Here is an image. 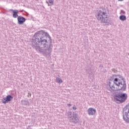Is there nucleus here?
Instances as JSON below:
<instances>
[{
	"label": "nucleus",
	"mask_w": 129,
	"mask_h": 129,
	"mask_svg": "<svg viewBox=\"0 0 129 129\" xmlns=\"http://www.w3.org/2000/svg\"><path fill=\"white\" fill-rule=\"evenodd\" d=\"M12 99H13V96L9 95L6 98L3 99L2 102L6 104V103H8L9 101H12Z\"/></svg>",
	"instance_id": "5"
},
{
	"label": "nucleus",
	"mask_w": 129,
	"mask_h": 129,
	"mask_svg": "<svg viewBox=\"0 0 129 129\" xmlns=\"http://www.w3.org/2000/svg\"><path fill=\"white\" fill-rule=\"evenodd\" d=\"M18 22L19 25H23V24L26 22V18L22 16H19L18 17Z\"/></svg>",
	"instance_id": "6"
},
{
	"label": "nucleus",
	"mask_w": 129,
	"mask_h": 129,
	"mask_svg": "<svg viewBox=\"0 0 129 129\" xmlns=\"http://www.w3.org/2000/svg\"><path fill=\"white\" fill-rule=\"evenodd\" d=\"M68 106H71V104H68Z\"/></svg>",
	"instance_id": "14"
},
{
	"label": "nucleus",
	"mask_w": 129,
	"mask_h": 129,
	"mask_svg": "<svg viewBox=\"0 0 129 129\" xmlns=\"http://www.w3.org/2000/svg\"><path fill=\"white\" fill-rule=\"evenodd\" d=\"M56 82H57V83H62V82H63V81H62V79L59 78H56Z\"/></svg>",
	"instance_id": "11"
},
{
	"label": "nucleus",
	"mask_w": 129,
	"mask_h": 129,
	"mask_svg": "<svg viewBox=\"0 0 129 129\" xmlns=\"http://www.w3.org/2000/svg\"><path fill=\"white\" fill-rule=\"evenodd\" d=\"M119 19L121 21H125V20H126V17L123 15H121L119 17Z\"/></svg>",
	"instance_id": "10"
},
{
	"label": "nucleus",
	"mask_w": 129,
	"mask_h": 129,
	"mask_svg": "<svg viewBox=\"0 0 129 129\" xmlns=\"http://www.w3.org/2000/svg\"><path fill=\"white\" fill-rule=\"evenodd\" d=\"M113 83L115 85L109 83V86L112 91H117V90H125L126 88V84L123 80H120L117 78L114 79Z\"/></svg>",
	"instance_id": "1"
},
{
	"label": "nucleus",
	"mask_w": 129,
	"mask_h": 129,
	"mask_svg": "<svg viewBox=\"0 0 129 129\" xmlns=\"http://www.w3.org/2000/svg\"><path fill=\"white\" fill-rule=\"evenodd\" d=\"M123 118L125 121H129V105L125 106L123 108Z\"/></svg>",
	"instance_id": "2"
},
{
	"label": "nucleus",
	"mask_w": 129,
	"mask_h": 129,
	"mask_svg": "<svg viewBox=\"0 0 129 129\" xmlns=\"http://www.w3.org/2000/svg\"><path fill=\"white\" fill-rule=\"evenodd\" d=\"M44 41H45V43H47V40H44Z\"/></svg>",
	"instance_id": "15"
},
{
	"label": "nucleus",
	"mask_w": 129,
	"mask_h": 129,
	"mask_svg": "<svg viewBox=\"0 0 129 129\" xmlns=\"http://www.w3.org/2000/svg\"><path fill=\"white\" fill-rule=\"evenodd\" d=\"M73 109H74L75 110L77 109L76 107H73Z\"/></svg>",
	"instance_id": "13"
},
{
	"label": "nucleus",
	"mask_w": 129,
	"mask_h": 129,
	"mask_svg": "<svg viewBox=\"0 0 129 129\" xmlns=\"http://www.w3.org/2000/svg\"><path fill=\"white\" fill-rule=\"evenodd\" d=\"M106 16V13L100 10L98 15L97 16V19L98 20H103Z\"/></svg>",
	"instance_id": "4"
},
{
	"label": "nucleus",
	"mask_w": 129,
	"mask_h": 129,
	"mask_svg": "<svg viewBox=\"0 0 129 129\" xmlns=\"http://www.w3.org/2000/svg\"><path fill=\"white\" fill-rule=\"evenodd\" d=\"M47 2L51 5H53V0H47Z\"/></svg>",
	"instance_id": "12"
},
{
	"label": "nucleus",
	"mask_w": 129,
	"mask_h": 129,
	"mask_svg": "<svg viewBox=\"0 0 129 129\" xmlns=\"http://www.w3.org/2000/svg\"><path fill=\"white\" fill-rule=\"evenodd\" d=\"M72 119L73 120V122H77V120H78V117H77V114H74L73 116L72 117Z\"/></svg>",
	"instance_id": "9"
},
{
	"label": "nucleus",
	"mask_w": 129,
	"mask_h": 129,
	"mask_svg": "<svg viewBox=\"0 0 129 129\" xmlns=\"http://www.w3.org/2000/svg\"><path fill=\"white\" fill-rule=\"evenodd\" d=\"M88 112L89 115H94L96 112V110H95V109H93V108H89L88 109Z\"/></svg>",
	"instance_id": "7"
},
{
	"label": "nucleus",
	"mask_w": 129,
	"mask_h": 129,
	"mask_svg": "<svg viewBox=\"0 0 129 129\" xmlns=\"http://www.w3.org/2000/svg\"><path fill=\"white\" fill-rule=\"evenodd\" d=\"M119 2H122L123 0H118Z\"/></svg>",
	"instance_id": "16"
},
{
	"label": "nucleus",
	"mask_w": 129,
	"mask_h": 129,
	"mask_svg": "<svg viewBox=\"0 0 129 129\" xmlns=\"http://www.w3.org/2000/svg\"><path fill=\"white\" fill-rule=\"evenodd\" d=\"M127 98L126 94H118L115 96V99L119 102H124Z\"/></svg>",
	"instance_id": "3"
},
{
	"label": "nucleus",
	"mask_w": 129,
	"mask_h": 129,
	"mask_svg": "<svg viewBox=\"0 0 129 129\" xmlns=\"http://www.w3.org/2000/svg\"><path fill=\"white\" fill-rule=\"evenodd\" d=\"M10 12H12L13 13V18H18V14H19V10H13V9H11L9 10Z\"/></svg>",
	"instance_id": "8"
}]
</instances>
